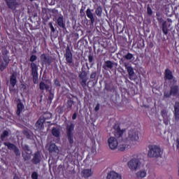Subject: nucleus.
<instances>
[{"instance_id": "f257e3e1", "label": "nucleus", "mask_w": 179, "mask_h": 179, "mask_svg": "<svg viewBox=\"0 0 179 179\" xmlns=\"http://www.w3.org/2000/svg\"><path fill=\"white\" fill-rule=\"evenodd\" d=\"M139 134L138 129H131L127 132L125 141L128 142H138L139 141Z\"/></svg>"}, {"instance_id": "f03ea898", "label": "nucleus", "mask_w": 179, "mask_h": 179, "mask_svg": "<svg viewBox=\"0 0 179 179\" xmlns=\"http://www.w3.org/2000/svg\"><path fill=\"white\" fill-rule=\"evenodd\" d=\"M176 83V81H173V83L170 85V91H164V97L169 99L171 96H179V87Z\"/></svg>"}, {"instance_id": "7ed1b4c3", "label": "nucleus", "mask_w": 179, "mask_h": 179, "mask_svg": "<svg viewBox=\"0 0 179 179\" xmlns=\"http://www.w3.org/2000/svg\"><path fill=\"white\" fill-rule=\"evenodd\" d=\"M141 160L138 158H133L127 162V166L131 171H138L141 169Z\"/></svg>"}, {"instance_id": "20e7f679", "label": "nucleus", "mask_w": 179, "mask_h": 179, "mask_svg": "<svg viewBox=\"0 0 179 179\" xmlns=\"http://www.w3.org/2000/svg\"><path fill=\"white\" fill-rule=\"evenodd\" d=\"M148 156L149 157H160L162 156V150L157 145H152L150 147Z\"/></svg>"}, {"instance_id": "39448f33", "label": "nucleus", "mask_w": 179, "mask_h": 179, "mask_svg": "<svg viewBox=\"0 0 179 179\" xmlns=\"http://www.w3.org/2000/svg\"><path fill=\"white\" fill-rule=\"evenodd\" d=\"M31 75L33 78V82L36 85V83H38V67L34 62H32L31 63Z\"/></svg>"}, {"instance_id": "423d86ee", "label": "nucleus", "mask_w": 179, "mask_h": 179, "mask_svg": "<svg viewBox=\"0 0 179 179\" xmlns=\"http://www.w3.org/2000/svg\"><path fill=\"white\" fill-rule=\"evenodd\" d=\"M108 143L110 149H111L112 150H115V149H117V148H118V141H117V138H115V137H110V138H108Z\"/></svg>"}, {"instance_id": "0eeeda50", "label": "nucleus", "mask_w": 179, "mask_h": 179, "mask_svg": "<svg viewBox=\"0 0 179 179\" xmlns=\"http://www.w3.org/2000/svg\"><path fill=\"white\" fill-rule=\"evenodd\" d=\"M64 57L66 58V64H67V65H71L73 59L72 57V52H71V49H69V48H67L66 49V53L64 55Z\"/></svg>"}, {"instance_id": "6e6552de", "label": "nucleus", "mask_w": 179, "mask_h": 179, "mask_svg": "<svg viewBox=\"0 0 179 179\" xmlns=\"http://www.w3.org/2000/svg\"><path fill=\"white\" fill-rule=\"evenodd\" d=\"M6 5L9 9L15 10L17 6H19V1L17 0H6Z\"/></svg>"}, {"instance_id": "1a4fd4ad", "label": "nucleus", "mask_w": 179, "mask_h": 179, "mask_svg": "<svg viewBox=\"0 0 179 179\" xmlns=\"http://www.w3.org/2000/svg\"><path fill=\"white\" fill-rule=\"evenodd\" d=\"M44 122H45V118L41 117L35 124L36 131H41L44 128Z\"/></svg>"}, {"instance_id": "9d476101", "label": "nucleus", "mask_w": 179, "mask_h": 179, "mask_svg": "<svg viewBox=\"0 0 179 179\" xmlns=\"http://www.w3.org/2000/svg\"><path fill=\"white\" fill-rule=\"evenodd\" d=\"M66 135H73V129H75V124L72 122H67L66 123Z\"/></svg>"}, {"instance_id": "9b49d317", "label": "nucleus", "mask_w": 179, "mask_h": 179, "mask_svg": "<svg viewBox=\"0 0 179 179\" xmlns=\"http://www.w3.org/2000/svg\"><path fill=\"white\" fill-rule=\"evenodd\" d=\"M93 176V170L92 169H83L81 171V176L83 178H89V177H92Z\"/></svg>"}, {"instance_id": "f8f14e48", "label": "nucleus", "mask_w": 179, "mask_h": 179, "mask_svg": "<svg viewBox=\"0 0 179 179\" xmlns=\"http://www.w3.org/2000/svg\"><path fill=\"white\" fill-rule=\"evenodd\" d=\"M107 179H122V176H121V174L114 171H111L110 173H108Z\"/></svg>"}, {"instance_id": "ddd939ff", "label": "nucleus", "mask_w": 179, "mask_h": 179, "mask_svg": "<svg viewBox=\"0 0 179 179\" xmlns=\"http://www.w3.org/2000/svg\"><path fill=\"white\" fill-rule=\"evenodd\" d=\"M162 116L164 118V124L169 125V122H170V115H169V112L166 110H162Z\"/></svg>"}, {"instance_id": "4468645a", "label": "nucleus", "mask_w": 179, "mask_h": 179, "mask_svg": "<svg viewBox=\"0 0 179 179\" xmlns=\"http://www.w3.org/2000/svg\"><path fill=\"white\" fill-rule=\"evenodd\" d=\"M173 113H174L175 121L178 122L179 121V103L178 102L175 103Z\"/></svg>"}, {"instance_id": "2eb2a0df", "label": "nucleus", "mask_w": 179, "mask_h": 179, "mask_svg": "<svg viewBox=\"0 0 179 179\" xmlns=\"http://www.w3.org/2000/svg\"><path fill=\"white\" fill-rule=\"evenodd\" d=\"M50 85H51V82L50 80L45 82H41L39 84L40 90H48L50 89Z\"/></svg>"}, {"instance_id": "dca6fc26", "label": "nucleus", "mask_w": 179, "mask_h": 179, "mask_svg": "<svg viewBox=\"0 0 179 179\" xmlns=\"http://www.w3.org/2000/svg\"><path fill=\"white\" fill-rule=\"evenodd\" d=\"M94 10H91L90 8L87 9L86 15L87 17L90 20L92 24H93L95 22L94 15L93 14Z\"/></svg>"}, {"instance_id": "f3484780", "label": "nucleus", "mask_w": 179, "mask_h": 179, "mask_svg": "<svg viewBox=\"0 0 179 179\" xmlns=\"http://www.w3.org/2000/svg\"><path fill=\"white\" fill-rule=\"evenodd\" d=\"M114 65H117V63L108 60L105 62L103 68L107 71V69H113V68H114Z\"/></svg>"}, {"instance_id": "a211bd4d", "label": "nucleus", "mask_w": 179, "mask_h": 179, "mask_svg": "<svg viewBox=\"0 0 179 179\" xmlns=\"http://www.w3.org/2000/svg\"><path fill=\"white\" fill-rule=\"evenodd\" d=\"M17 74L16 73H13L10 78V83L11 85V87H15V85H16L17 80Z\"/></svg>"}, {"instance_id": "6ab92c4d", "label": "nucleus", "mask_w": 179, "mask_h": 179, "mask_svg": "<svg viewBox=\"0 0 179 179\" xmlns=\"http://www.w3.org/2000/svg\"><path fill=\"white\" fill-rule=\"evenodd\" d=\"M48 150L50 153H59V150L55 143H51L49 146Z\"/></svg>"}, {"instance_id": "aec40b11", "label": "nucleus", "mask_w": 179, "mask_h": 179, "mask_svg": "<svg viewBox=\"0 0 179 179\" xmlns=\"http://www.w3.org/2000/svg\"><path fill=\"white\" fill-rule=\"evenodd\" d=\"M114 135L119 141H124V138H122V131L120 129L115 130Z\"/></svg>"}, {"instance_id": "412c9836", "label": "nucleus", "mask_w": 179, "mask_h": 179, "mask_svg": "<svg viewBox=\"0 0 179 179\" xmlns=\"http://www.w3.org/2000/svg\"><path fill=\"white\" fill-rule=\"evenodd\" d=\"M41 58L45 64H48V65L52 62V59L45 55H42Z\"/></svg>"}, {"instance_id": "4be33fe9", "label": "nucleus", "mask_w": 179, "mask_h": 179, "mask_svg": "<svg viewBox=\"0 0 179 179\" xmlns=\"http://www.w3.org/2000/svg\"><path fill=\"white\" fill-rule=\"evenodd\" d=\"M146 170L141 169L136 173V176L137 177V178H145V177H146Z\"/></svg>"}, {"instance_id": "5701e85b", "label": "nucleus", "mask_w": 179, "mask_h": 179, "mask_svg": "<svg viewBox=\"0 0 179 179\" xmlns=\"http://www.w3.org/2000/svg\"><path fill=\"white\" fill-rule=\"evenodd\" d=\"M41 160V157L40 156V154L38 152L35 153L34 158L32 159V163L38 164V163H40Z\"/></svg>"}, {"instance_id": "b1692460", "label": "nucleus", "mask_w": 179, "mask_h": 179, "mask_svg": "<svg viewBox=\"0 0 179 179\" xmlns=\"http://www.w3.org/2000/svg\"><path fill=\"white\" fill-rule=\"evenodd\" d=\"M57 24L59 27H62V29H66V27H65V23L64 22V17H58Z\"/></svg>"}, {"instance_id": "393cba45", "label": "nucleus", "mask_w": 179, "mask_h": 179, "mask_svg": "<svg viewBox=\"0 0 179 179\" xmlns=\"http://www.w3.org/2000/svg\"><path fill=\"white\" fill-rule=\"evenodd\" d=\"M24 110V106L21 102L18 103L17 105V115H20V113Z\"/></svg>"}, {"instance_id": "a878e982", "label": "nucleus", "mask_w": 179, "mask_h": 179, "mask_svg": "<svg viewBox=\"0 0 179 179\" xmlns=\"http://www.w3.org/2000/svg\"><path fill=\"white\" fill-rule=\"evenodd\" d=\"M162 31L165 36H167L169 34V28L167 27V22L164 21L162 22Z\"/></svg>"}, {"instance_id": "bb28decb", "label": "nucleus", "mask_w": 179, "mask_h": 179, "mask_svg": "<svg viewBox=\"0 0 179 179\" xmlns=\"http://www.w3.org/2000/svg\"><path fill=\"white\" fill-rule=\"evenodd\" d=\"M165 78L169 80H171L173 79V73L171 71L166 69L165 71Z\"/></svg>"}, {"instance_id": "cd10ccee", "label": "nucleus", "mask_w": 179, "mask_h": 179, "mask_svg": "<svg viewBox=\"0 0 179 179\" xmlns=\"http://www.w3.org/2000/svg\"><path fill=\"white\" fill-rule=\"evenodd\" d=\"M127 72L129 76V79L131 80H134V75H135V71H134V69L130 67L127 69Z\"/></svg>"}, {"instance_id": "c85d7f7f", "label": "nucleus", "mask_w": 179, "mask_h": 179, "mask_svg": "<svg viewBox=\"0 0 179 179\" xmlns=\"http://www.w3.org/2000/svg\"><path fill=\"white\" fill-rule=\"evenodd\" d=\"M22 148L25 152V153L31 154V150L30 149V147L27 145V144H22Z\"/></svg>"}, {"instance_id": "c756f323", "label": "nucleus", "mask_w": 179, "mask_h": 179, "mask_svg": "<svg viewBox=\"0 0 179 179\" xmlns=\"http://www.w3.org/2000/svg\"><path fill=\"white\" fill-rule=\"evenodd\" d=\"M22 156L25 162L27 160H30L31 159V154H29L28 152H22Z\"/></svg>"}, {"instance_id": "7c9ffc66", "label": "nucleus", "mask_w": 179, "mask_h": 179, "mask_svg": "<svg viewBox=\"0 0 179 179\" xmlns=\"http://www.w3.org/2000/svg\"><path fill=\"white\" fill-rule=\"evenodd\" d=\"M3 145L7 146L8 149L10 150H14L16 148H17L16 145L10 143H4Z\"/></svg>"}, {"instance_id": "2f4dec72", "label": "nucleus", "mask_w": 179, "mask_h": 179, "mask_svg": "<svg viewBox=\"0 0 179 179\" xmlns=\"http://www.w3.org/2000/svg\"><path fill=\"white\" fill-rule=\"evenodd\" d=\"M52 134L53 136L58 138V136H59V129H58L57 128H53L52 129Z\"/></svg>"}, {"instance_id": "473e14b6", "label": "nucleus", "mask_w": 179, "mask_h": 179, "mask_svg": "<svg viewBox=\"0 0 179 179\" xmlns=\"http://www.w3.org/2000/svg\"><path fill=\"white\" fill-rule=\"evenodd\" d=\"M8 136H9V131L6 130L3 131L1 135V141H5V138H8Z\"/></svg>"}, {"instance_id": "72a5a7b5", "label": "nucleus", "mask_w": 179, "mask_h": 179, "mask_svg": "<svg viewBox=\"0 0 179 179\" xmlns=\"http://www.w3.org/2000/svg\"><path fill=\"white\" fill-rule=\"evenodd\" d=\"M80 79H87V73L86 71L82 70L81 73L79 75Z\"/></svg>"}, {"instance_id": "f704fd0d", "label": "nucleus", "mask_w": 179, "mask_h": 179, "mask_svg": "<svg viewBox=\"0 0 179 179\" xmlns=\"http://www.w3.org/2000/svg\"><path fill=\"white\" fill-rule=\"evenodd\" d=\"M103 12V8H101V7L99 6L96 10H95V13L96 15H97L98 16H101V13Z\"/></svg>"}, {"instance_id": "c9c22d12", "label": "nucleus", "mask_w": 179, "mask_h": 179, "mask_svg": "<svg viewBox=\"0 0 179 179\" xmlns=\"http://www.w3.org/2000/svg\"><path fill=\"white\" fill-rule=\"evenodd\" d=\"M68 141L70 145L73 143V134H67Z\"/></svg>"}, {"instance_id": "e433bc0d", "label": "nucleus", "mask_w": 179, "mask_h": 179, "mask_svg": "<svg viewBox=\"0 0 179 179\" xmlns=\"http://www.w3.org/2000/svg\"><path fill=\"white\" fill-rule=\"evenodd\" d=\"M15 156H17V157H20V150H19V148L17 147H16V148L13 150Z\"/></svg>"}, {"instance_id": "4c0bfd02", "label": "nucleus", "mask_w": 179, "mask_h": 179, "mask_svg": "<svg viewBox=\"0 0 179 179\" xmlns=\"http://www.w3.org/2000/svg\"><path fill=\"white\" fill-rule=\"evenodd\" d=\"M124 58L129 61L132 59V58H134V55L131 53H127L125 56H124Z\"/></svg>"}, {"instance_id": "58836bf2", "label": "nucleus", "mask_w": 179, "mask_h": 179, "mask_svg": "<svg viewBox=\"0 0 179 179\" xmlns=\"http://www.w3.org/2000/svg\"><path fill=\"white\" fill-rule=\"evenodd\" d=\"M8 62H6V63H1L0 66V70L1 71H4L6 66H8Z\"/></svg>"}, {"instance_id": "ea45409f", "label": "nucleus", "mask_w": 179, "mask_h": 179, "mask_svg": "<svg viewBox=\"0 0 179 179\" xmlns=\"http://www.w3.org/2000/svg\"><path fill=\"white\" fill-rule=\"evenodd\" d=\"M162 137L164 139L165 142H169V134L164 132Z\"/></svg>"}, {"instance_id": "a19ab883", "label": "nucleus", "mask_w": 179, "mask_h": 179, "mask_svg": "<svg viewBox=\"0 0 179 179\" xmlns=\"http://www.w3.org/2000/svg\"><path fill=\"white\" fill-rule=\"evenodd\" d=\"M72 106H73V101L72 100H69L67 101V107L69 110H71Z\"/></svg>"}, {"instance_id": "79ce46f5", "label": "nucleus", "mask_w": 179, "mask_h": 179, "mask_svg": "<svg viewBox=\"0 0 179 179\" xmlns=\"http://www.w3.org/2000/svg\"><path fill=\"white\" fill-rule=\"evenodd\" d=\"M125 149H127V145L122 144V145H119V150H120L121 152H124V150H125Z\"/></svg>"}, {"instance_id": "37998d69", "label": "nucleus", "mask_w": 179, "mask_h": 179, "mask_svg": "<svg viewBox=\"0 0 179 179\" xmlns=\"http://www.w3.org/2000/svg\"><path fill=\"white\" fill-rule=\"evenodd\" d=\"M80 85L83 87H86V82H87V79H81Z\"/></svg>"}, {"instance_id": "c03bdc74", "label": "nucleus", "mask_w": 179, "mask_h": 179, "mask_svg": "<svg viewBox=\"0 0 179 179\" xmlns=\"http://www.w3.org/2000/svg\"><path fill=\"white\" fill-rule=\"evenodd\" d=\"M31 178L32 179H38V174H37L36 172H33L31 174Z\"/></svg>"}, {"instance_id": "a18cd8bd", "label": "nucleus", "mask_w": 179, "mask_h": 179, "mask_svg": "<svg viewBox=\"0 0 179 179\" xmlns=\"http://www.w3.org/2000/svg\"><path fill=\"white\" fill-rule=\"evenodd\" d=\"M8 54H9V52L8 51V50H6V49H3V50H2V55H3L4 57H8Z\"/></svg>"}, {"instance_id": "49530a36", "label": "nucleus", "mask_w": 179, "mask_h": 179, "mask_svg": "<svg viewBox=\"0 0 179 179\" xmlns=\"http://www.w3.org/2000/svg\"><path fill=\"white\" fill-rule=\"evenodd\" d=\"M48 25L50 26V27L51 29V31H52V33H55V29L54 28V26H52V22H49Z\"/></svg>"}, {"instance_id": "de8ad7c7", "label": "nucleus", "mask_w": 179, "mask_h": 179, "mask_svg": "<svg viewBox=\"0 0 179 179\" xmlns=\"http://www.w3.org/2000/svg\"><path fill=\"white\" fill-rule=\"evenodd\" d=\"M36 59H37V56H36V55L31 56V57H30L31 62H34V61H36Z\"/></svg>"}, {"instance_id": "09e8293b", "label": "nucleus", "mask_w": 179, "mask_h": 179, "mask_svg": "<svg viewBox=\"0 0 179 179\" xmlns=\"http://www.w3.org/2000/svg\"><path fill=\"white\" fill-rule=\"evenodd\" d=\"M96 76H97V73L93 72V73H92V74L90 76V78L91 79H96Z\"/></svg>"}, {"instance_id": "8fccbe9b", "label": "nucleus", "mask_w": 179, "mask_h": 179, "mask_svg": "<svg viewBox=\"0 0 179 179\" xmlns=\"http://www.w3.org/2000/svg\"><path fill=\"white\" fill-rule=\"evenodd\" d=\"M93 59H94L93 55H89L88 61H89V62H90V64H92V62H93Z\"/></svg>"}, {"instance_id": "3c124183", "label": "nucleus", "mask_w": 179, "mask_h": 179, "mask_svg": "<svg viewBox=\"0 0 179 179\" xmlns=\"http://www.w3.org/2000/svg\"><path fill=\"white\" fill-rule=\"evenodd\" d=\"M147 12H148V14L150 15V16H151L152 12V8H150V7H148L147 8Z\"/></svg>"}, {"instance_id": "603ef678", "label": "nucleus", "mask_w": 179, "mask_h": 179, "mask_svg": "<svg viewBox=\"0 0 179 179\" xmlns=\"http://www.w3.org/2000/svg\"><path fill=\"white\" fill-rule=\"evenodd\" d=\"M95 111H99L100 110V103H97L95 108Z\"/></svg>"}, {"instance_id": "864d4df0", "label": "nucleus", "mask_w": 179, "mask_h": 179, "mask_svg": "<svg viewBox=\"0 0 179 179\" xmlns=\"http://www.w3.org/2000/svg\"><path fill=\"white\" fill-rule=\"evenodd\" d=\"M105 90H107L108 92L111 91V89H110V86L108 85V84L106 85Z\"/></svg>"}, {"instance_id": "5fc2aeb1", "label": "nucleus", "mask_w": 179, "mask_h": 179, "mask_svg": "<svg viewBox=\"0 0 179 179\" xmlns=\"http://www.w3.org/2000/svg\"><path fill=\"white\" fill-rule=\"evenodd\" d=\"M124 66L126 68V69L128 70L129 68H131V66H129L128 65V63H124Z\"/></svg>"}, {"instance_id": "6e6d98bb", "label": "nucleus", "mask_w": 179, "mask_h": 179, "mask_svg": "<svg viewBox=\"0 0 179 179\" xmlns=\"http://www.w3.org/2000/svg\"><path fill=\"white\" fill-rule=\"evenodd\" d=\"M3 61L5 62V64H6V62H9V59H8V56L3 57Z\"/></svg>"}, {"instance_id": "4d7b16f0", "label": "nucleus", "mask_w": 179, "mask_h": 179, "mask_svg": "<svg viewBox=\"0 0 179 179\" xmlns=\"http://www.w3.org/2000/svg\"><path fill=\"white\" fill-rule=\"evenodd\" d=\"M55 85L56 86H60V85H59V81L58 80H55Z\"/></svg>"}, {"instance_id": "13d9d810", "label": "nucleus", "mask_w": 179, "mask_h": 179, "mask_svg": "<svg viewBox=\"0 0 179 179\" xmlns=\"http://www.w3.org/2000/svg\"><path fill=\"white\" fill-rule=\"evenodd\" d=\"M48 99L51 101L52 100V99H54V94H50L48 96Z\"/></svg>"}, {"instance_id": "bf43d9fd", "label": "nucleus", "mask_w": 179, "mask_h": 179, "mask_svg": "<svg viewBox=\"0 0 179 179\" xmlns=\"http://www.w3.org/2000/svg\"><path fill=\"white\" fill-rule=\"evenodd\" d=\"M176 148H177V149H179V138H177V140H176Z\"/></svg>"}, {"instance_id": "052dcab7", "label": "nucleus", "mask_w": 179, "mask_h": 179, "mask_svg": "<svg viewBox=\"0 0 179 179\" xmlns=\"http://www.w3.org/2000/svg\"><path fill=\"white\" fill-rule=\"evenodd\" d=\"M76 117H78V115H76V113H73L72 116V120H76Z\"/></svg>"}, {"instance_id": "680f3d73", "label": "nucleus", "mask_w": 179, "mask_h": 179, "mask_svg": "<svg viewBox=\"0 0 179 179\" xmlns=\"http://www.w3.org/2000/svg\"><path fill=\"white\" fill-rule=\"evenodd\" d=\"M167 21H168L169 23H172V22H173V20H171V19H170V18H168V19H167Z\"/></svg>"}, {"instance_id": "e2e57ef3", "label": "nucleus", "mask_w": 179, "mask_h": 179, "mask_svg": "<svg viewBox=\"0 0 179 179\" xmlns=\"http://www.w3.org/2000/svg\"><path fill=\"white\" fill-rule=\"evenodd\" d=\"M10 91L13 90L12 89V87H10Z\"/></svg>"}, {"instance_id": "0e129e2a", "label": "nucleus", "mask_w": 179, "mask_h": 179, "mask_svg": "<svg viewBox=\"0 0 179 179\" xmlns=\"http://www.w3.org/2000/svg\"><path fill=\"white\" fill-rule=\"evenodd\" d=\"M14 179H17V177H14Z\"/></svg>"}, {"instance_id": "69168bd1", "label": "nucleus", "mask_w": 179, "mask_h": 179, "mask_svg": "<svg viewBox=\"0 0 179 179\" xmlns=\"http://www.w3.org/2000/svg\"><path fill=\"white\" fill-rule=\"evenodd\" d=\"M31 2H33V1H34V0H29Z\"/></svg>"}, {"instance_id": "338daca9", "label": "nucleus", "mask_w": 179, "mask_h": 179, "mask_svg": "<svg viewBox=\"0 0 179 179\" xmlns=\"http://www.w3.org/2000/svg\"><path fill=\"white\" fill-rule=\"evenodd\" d=\"M178 176H179V170H178Z\"/></svg>"}, {"instance_id": "774afa93", "label": "nucleus", "mask_w": 179, "mask_h": 179, "mask_svg": "<svg viewBox=\"0 0 179 179\" xmlns=\"http://www.w3.org/2000/svg\"><path fill=\"white\" fill-rule=\"evenodd\" d=\"M82 10H83L81 9V10H80V13H82Z\"/></svg>"}]
</instances>
